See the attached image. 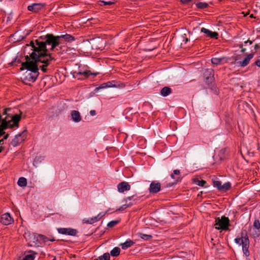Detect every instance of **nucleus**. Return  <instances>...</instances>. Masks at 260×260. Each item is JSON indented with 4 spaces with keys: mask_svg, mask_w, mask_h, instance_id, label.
Listing matches in <instances>:
<instances>
[{
    "mask_svg": "<svg viewBox=\"0 0 260 260\" xmlns=\"http://www.w3.org/2000/svg\"><path fill=\"white\" fill-rule=\"evenodd\" d=\"M45 41H40L38 39L36 40L35 41H31L29 45L27 46H30L32 48V50H36L38 52L42 54H51L48 52V50L46 48V45H49L51 46L50 49L53 51L55 48L63 44L61 41H60L59 36H55L53 34H48L45 36Z\"/></svg>",
    "mask_w": 260,
    "mask_h": 260,
    "instance_id": "1",
    "label": "nucleus"
},
{
    "mask_svg": "<svg viewBox=\"0 0 260 260\" xmlns=\"http://www.w3.org/2000/svg\"><path fill=\"white\" fill-rule=\"evenodd\" d=\"M26 61L22 63L21 70L24 69L27 71L23 74L22 78V81L26 84H28V82H34L36 81L39 75V68L38 64H36L35 60H31L29 56H25Z\"/></svg>",
    "mask_w": 260,
    "mask_h": 260,
    "instance_id": "2",
    "label": "nucleus"
},
{
    "mask_svg": "<svg viewBox=\"0 0 260 260\" xmlns=\"http://www.w3.org/2000/svg\"><path fill=\"white\" fill-rule=\"evenodd\" d=\"M29 56L31 60H35L36 64L38 65L39 62L44 64L40 67L41 70L44 73L47 72V67L50 63L52 60L54 59V58L52 57L51 54H42L38 52L36 50H33L32 52L29 53Z\"/></svg>",
    "mask_w": 260,
    "mask_h": 260,
    "instance_id": "3",
    "label": "nucleus"
},
{
    "mask_svg": "<svg viewBox=\"0 0 260 260\" xmlns=\"http://www.w3.org/2000/svg\"><path fill=\"white\" fill-rule=\"evenodd\" d=\"M11 111V109L10 108H6L4 109L3 114L7 115L4 119H6V123L7 124L8 128H13L14 127H18L19 126V122L21 119V115L18 114H15L11 116V119L8 120V117L10 115V114L8 113L9 112Z\"/></svg>",
    "mask_w": 260,
    "mask_h": 260,
    "instance_id": "4",
    "label": "nucleus"
},
{
    "mask_svg": "<svg viewBox=\"0 0 260 260\" xmlns=\"http://www.w3.org/2000/svg\"><path fill=\"white\" fill-rule=\"evenodd\" d=\"M230 220L228 217L222 216L221 218H215L214 226L217 230L229 231L230 226Z\"/></svg>",
    "mask_w": 260,
    "mask_h": 260,
    "instance_id": "5",
    "label": "nucleus"
},
{
    "mask_svg": "<svg viewBox=\"0 0 260 260\" xmlns=\"http://www.w3.org/2000/svg\"><path fill=\"white\" fill-rule=\"evenodd\" d=\"M26 133L27 130L25 129L21 133L16 135L11 142L12 145L13 147H16L21 143L23 142L26 138Z\"/></svg>",
    "mask_w": 260,
    "mask_h": 260,
    "instance_id": "6",
    "label": "nucleus"
},
{
    "mask_svg": "<svg viewBox=\"0 0 260 260\" xmlns=\"http://www.w3.org/2000/svg\"><path fill=\"white\" fill-rule=\"evenodd\" d=\"M204 76L205 81L206 84L210 85L214 80L213 70L210 69H207L205 70Z\"/></svg>",
    "mask_w": 260,
    "mask_h": 260,
    "instance_id": "7",
    "label": "nucleus"
},
{
    "mask_svg": "<svg viewBox=\"0 0 260 260\" xmlns=\"http://www.w3.org/2000/svg\"><path fill=\"white\" fill-rule=\"evenodd\" d=\"M58 233L62 235H67L72 236H76L78 231L76 229L69 228H60L57 229Z\"/></svg>",
    "mask_w": 260,
    "mask_h": 260,
    "instance_id": "8",
    "label": "nucleus"
},
{
    "mask_svg": "<svg viewBox=\"0 0 260 260\" xmlns=\"http://www.w3.org/2000/svg\"><path fill=\"white\" fill-rule=\"evenodd\" d=\"M245 238L242 240V250L244 254L248 256L249 255L248 248L249 247V240L247 235L246 231H245Z\"/></svg>",
    "mask_w": 260,
    "mask_h": 260,
    "instance_id": "9",
    "label": "nucleus"
},
{
    "mask_svg": "<svg viewBox=\"0 0 260 260\" xmlns=\"http://www.w3.org/2000/svg\"><path fill=\"white\" fill-rule=\"evenodd\" d=\"M253 53L248 54L242 61L236 62L237 66L242 68L247 66L249 63L250 60L253 58Z\"/></svg>",
    "mask_w": 260,
    "mask_h": 260,
    "instance_id": "10",
    "label": "nucleus"
},
{
    "mask_svg": "<svg viewBox=\"0 0 260 260\" xmlns=\"http://www.w3.org/2000/svg\"><path fill=\"white\" fill-rule=\"evenodd\" d=\"M44 6L45 5L42 3H34L27 7V10L34 13H37L41 10Z\"/></svg>",
    "mask_w": 260,
    "mask_h": 260,
    "instance_id": "11",
    "label": "nucleus"
},
{
    "mask_svg": "<svg viewBox=\"0 0 260 260\" xmlns=\"http://www.w3.org/2000/svg\"><path fill=\"white\" fill-rule=\"evenodd\" d=\"M161 184L159 182H152L150 183L149 191L151 193H156L160 190Z\"/></svg>",
    "mask_w": 260,
    "mask_h": 260,
    "instance_id": "12",
    "label": "nucleus"
},
{
    "mask_svg": "<svg viewBox=\"0 0 260 260\" xmlns=\"http://www.w3.org/2000/svg\"><path fill=\"white\" fill-rule=\"evenodd\" d=\"M13 221L12 217L8 213L3 214L1 218V222L4 225L10 224Z\"/></svg>",
    "mask_w": 260,
    "mask_h": 260,
    "instance_id": "13",
    "label": "nucleus"
},
{
    "mask_svg": "<svg viewBox=\"0 0 260 260\" xmlns=\"http://www.w3.org/2000/svg\"><path fill=\"white\" fill-rule=\"evenodd\" d=\"M131 189V185L128 182L123 181L117 185V189L119 192L122 193L125 191H128Z\"/></svg>",
    "mask_w": 260,
    "mask_h": 260,
    "instance_id": "14",
    "label": "nucleus"
},
{
    "mask_svg": "<svg viewBox=\"0 0 260 260\" xmlns=\"http://www.w3.org/2000/svg\"><path fill=\"white\" fill-rule=\"evenodd\" d=\"M201 31L206 35V36L211 39H217L218 34L215 31H212L206 28L202 27Z\"/></svg>",
    "mask_w": 260,
    "mask_h": 260,
    "instance_id": "15",
    "label": "nucleus"
},
{
    "mask_svg": "<svg viewBox=\"0 0 260 260\" xmlns=\"http://www.w3.org/2000/svg\"><path fill=\"white\" fill-rule=\"evenodd\" d=\"M229 60V59L225 57H222L220 58L214 57L211 59V62L213 64L218 65L228 62Z\"/></svg>",
    "mask_w": 260,
    "mask_h": 260,
    "instance_id": "16",
    "label": "nucleus"
},
{
    "mask_svg": "<svg viewBox=\"0 0 260 260\" xmlns=\"http://www.w3.org/2000/svg\"><path fill=\"white\" fill-rule=\"evenodd\" d=\"M71 116L73 121L75 122H79L82 119L81 116L79 112L77 110H72L71 112Z\"/></svg>",
    "mask_w": 260,
    "mask_h": 260,
    "instance_id": "17",
    "label": "nucleus"
},
{
    "mask_svg": "<svg viewBox=\"0 0 260 260\" xmlns=\"http://www.w3.org/2000/svg\"><path fill=\"white\" fill-rule=\"evenodd\" d=\"M60 38V41L64 43V42H71L75 40V37L69 34H66L61 36H59Z\"/></svg>",
    "mask_w": 260,
    "mask_h": 260,
    "instance_id": "18",
    "label": "nucleus"
},
{
    "mask_svg": "<svg viewBox=\"0 0 260 260\" xmlns=\"http://www.w3.org/2000/svg\"><path fill=\"white\" fill-rule=\"evenodd\" d=\"M134 244L135 242L133 240L128 239L125 242L121 243L120 246L122 249H126L132 246Z\"/></svg>",
    "mask_w": 260,
    "mask_h": 260,
    "instance_id": "19",
    "label": "nucleus"
},
{
    "mask_svg": "<svg viewBox=\"0 0 260 260\" xmlns=\"http://www.w3.org/2000/svg\"><path fill=\"white\" fill-rule=\"evenodd\" d=\"M229 153V149L226 148H223L221 149L218 153V155L221 160L225 159L228 156Z\"/></svg>",
    "mask_w": 260,
    "mask_h": 260,
    "instance_id": "20",
    "label": "nucleus"
},
{
    "mask_svg": "<svg viewBox=\"0 0 260 260\" xmlns=\"http://www.w3.org/2000/svg\"><path fill=\"white\" fill-rule=\"evenodd\" d=\"M172 92V90L170 87L165 86L160 90V93L162 96L165 97L171 94Z\"/></svg>",
    "mask_w": 260,
    "mask_h": 260,
    "instance_id": "21",
    "label": "nucleus"
},
{
    "mask_svg": "<svg viewBox=\"0 0 260 260\" xmlns=\"http://www.w3.org/2000/svg\"><path fill=\"white\" fill-rule=\"evenodd\" d=\"M98 74V73H92L90 72V71H85L84 72H79L77 73V75L80 76H83L84 78H87L90 75H93L94 76H96Z\"/></svg>",
    "mask_w": 260,
    "mask_h": 260,
    "instance_id": "22",
    "label": "nucleus"
},
{
    "mask_svg": "<svg viewBox=\"0 0 260 260\" xmlns=\"http://www.w3.org/2000/svg\"><path fill=\"white\" fill-rule=\"evenodd\" d=\"M34 239H36L37 241H42L45 243L48 241L49 240V238L42 234H38L37 237L35 236Z\"/></svg>",
    "mask_w": 260,
    "mask_h": 260,
    "instance_id": "23",
    "label": "nucleus"
},
{
    "mask_svg": "<svg viewBox=\"0 0 260 260\" xmlns=\"http://www.w3.org/2000/svg\"><path fill=\"white\" fill-rule=\"evenodd\" d=\"M113 82L114 81H112V82L108 81L107 82L104 83L102 84L98 88L99 89H103V88H107V87H116V85L113 83Z\"/></svg>",
    "mask_w": 260,
    "mask_h": 260,
    "instance_id": "24",
    "label": "nucleus"
},
{
    "mask_svg": "<svg viewBox=\"0 0 260 260\" xmlns=\"http://www.w3.org/2000/svg\"><path fill=\"white\" fill-rule=\"evenodd\" d=\"M231 187V183L230 182H227L224 183L223 185H221V188L220 189V191L222 192H226L229 190Z\"/></svg>",
    "mask_w": 260,
    "mask_h": 260,
    "instance_id": "25",
    "label": "nucleus"
},
{
    "mask_svg": "<svg viewBox=\"0 0 260 260\" xmlns=\"http://www.w3.org/2000/svg\"><path fill=\"white\" fill-rule=\"evenodd\" d=\"M17 184L20 187H25L27 185V180L24 177H20L18 180Z\"/></svg>",
    "mask_w": 260,
    "mask_h": 260,
    "instance_id": "26",
    "label": "nucleus"
},
{
    "mask_svg": "<svg viewBox=\"0 0 260 260\" xmlns=\"http://www.w3.org/2000/svg\"><path fill=\"white\" fill-rule=\"evenodd\" d=\"M110 256L108 252L105 253L103 255L100 256L93 260H110Z\"/></svg>",
    "mask_w": 260,
    "mask_h": 260,
    "instance_id": "27",
    "label": "nucleus"
},
{
    "mask_svg": "<svg viewBox=\"0 0 260 260\" xmlns=\"http://www.w3.org/2000/svg\"><path fill=\"white\" fill-rule=\"evenodd\" d=\"M96 222H97V220L95 216L92 218H85L83 219V222L85 223L93 224Z\"/></svg>",
    "mask_w": 260,
    "mask_h": 260,
    "instance_id": "28",
    "label": "nucleus"
},
{
    "mask_svg": "<svg viewBox=\"0 0 260 260\" xmlns=\"http://www.w3.org/2000/svg\"><path fill=\"white\" fill-rule=\"evenodd\" d=\"M120 249L118 247H114L110 252V254L112 256H117L119 255Z\"/></svg>",
    "mask_w": 260,
    "mask_h": 260,
    "instance_id": "29",
    "label": "nucleus"
},
{
    "mask_svg": "<svg viewBox=\"0 0 260 260\" xmlns=\"http://www.w3.org/2000/svg\"><path fill=\"white\" fill-rule=\"evenodd\" d=\"M139 237L144 240H149L152 239V236L151 235H147L143 233H139Z\"/></svg>",
    "mask_w": 260,
    "mask_h": 260,
    "instance_id": "30",
    "label": "nucleus"
},
{
    "mask_svg": "<svg viewBox=\"0 0 260 260\" xmlns=\"http://www.w3.org/2000/svg\"><path fill=\"white\" fill-rule=\"evenodd\" d=\"M196 6L199 9H206V8H208V7L209 6V5L207 3L199 2L196 4Z\"/></svg>",
    "mask_w": 260,
    "mask_h": 260,
    "instance_id": "31",
    "label": "nucleus"
},
{
    "mask_svg": "<svg viewBox=\"0 0 260 260\" xmlns=\"http://www.w3.org/2000/svg\"><path fill=\"white\" fill-rule=\"evenodd\" d=\"M242 237L241 238H236L235 239V242L237 244H238L239 245L242 244V240L245 238V235L244 236V234L243 232H242L241 233Z\"/></svg>",
    "mask_w": 260,
    "mask_h": 260,
    "instance_id": "32",
    "label": "nucleus"
},
{
    "mask_svg": "<svg viewBox=\"0 0 260 260\" xmlns=\"http://www.w3.org/2000/svg\"><path fill=\"white\" fill-rule=\"evenodd\" d=\"M213 183L214 187L217 188L218 190H220L221 186V182L219 180H213Z\"/></svg>",
    "mask_w": 260,
    "mask_h": 260,
    "instance_id": "33",
    "label": "nucleus"
},
{
    "mask_svg": "<svg viewBox=\"0 0 260 260\" xmlns=\"http://www.w3.org/2000/svg\"><path fill=\"white\" fill-rule=\"evenodd\" d=\"M100 5L101 6H106V5H111L114 4V2L111 1H100Z\"/></svg>",
    "mask_w": 260,
    "mask_h": 260,
    "instance_id": "34",
    "label": "nucleus"
},
{
    "mask_svg": "<svg viewBox=\"0 0 260 260\" xmlns=\"http://www.w3.org/2000/svg\"><path fill=\"white\" fill-rule=\"evenodd\" d=\"M196 184L200 186L204 187L207 183L206 181L204 180H197L195 181Z\"/></svg>",
    "mask_w": 260,
    "mask_h": 260,
    "instance_id": "35",
    "label": "nucleus"
},
{
    "mask_svg": "<svg viewBox=\"0 0 260 260\" xmlns=\"http://www.w3.org/2000/svg\"><path fill=\"white\" fill-rule=\"evenodd\" d=\"M120 220H112L110 221L108 224L107 226L109 228H112L115 226L119 222Z\"/></svg>",
    "mask_w": 260,
    "mask_h": 260,
    "instance_id": "36",
    "label": "nucleus"
},
{
    "mask_svg": "<svg viewBox=\"0 0 260 260\" xmlns=\"http://www.w3.org/2000/svg\"><path fill=\"white\" fill-rule=\"evenodd\" d=\"M35 256L32 254H27L23 258V260H34Z\"/></svg>",
    "mask_w": 260,
    "mask_h": 260,
    "instance_id": "37",
    "label": "nucleus"
},
{
    "mask_svg": "<svg viewBox=\"0 0 260 260\" xmlns=\"http://www.w3.org/2000/svg\"><path fill=\"white\" fill-rule=\"evenodd\" d=\"M107 213V212H100L97 216H95V217L96 218L97 221L100 220V219L105 216V215Z\"/></svg>",
    "mask_w": 260,
    "mask_h": 260,
    "instance_id": "38",
    "label": "nucleus"
},
{
    "mask_svg": "<svg viewBox=\"0 0 260 260\" xmlns=\"http://www.w3.org/2000/svg\"><path fill=\"white\" fill-rule=\"evenodd\" d=\"M253 226L256 228V230H258L260 228V222L258 220L254 221Z\"/></svg>",
    "mask_w": 260,
    "mask_h": 260,
    "instance_id": "39",
    "label": "nucleus"
},
{
    "mask_svg": "<svg viewBox=\"0 0 260 260\" xmlns=\"http://www.w3.org/2000/svg\"><path fill=\"white\" fill-rule=\"evenodd\" d=\"M127 208V206H126V205L125 204L123 205L122 206L120 207L118 209H117L115 210V212L122 211L124 210L125 209H126Z\"/></svg>",
    "mask_w": 260,
    "mask_h": 260,
    "instance_id": "40",
    "label": "nucleus"
},
{
    "mask_svg": "<svg viewBox=\"0 0 260 260\" xmlns=\"http://www.w3.org/2000/svg\"><path fill=\"white\" fill-rule=\"evenodd\" d=\"M254 233H252V236L254 237H258L259 236V231L258 230H254Z\"/></svg>",
    "mask_w": 260,
    "mask_h": 260,
    "instance_id": "41",
    "label": "nucleus"
},
{
    "mask_svg": "<svg viewBox=\"0 0 260 260\" xmlns=\"http://www.w3.org/2000/svg\"><path fill=\"white\" fill-rule=\"evenodd\" d=\"M181 37L183 39V41L185 43H186L189 41L188 38L186 37V34H183Z\"/></svg>",
    "mask_w": 260,
    "mask_h": 260,
    "instance_id": "42",
    "label": "nucleus"
},
{
    "mask_svg": "<svg viewBox=\"0 0 260 260\" xmlns=\"http://www.w3.org/2000/svg\"><path fill=\"white\" fill-rule=\"evenodd\" d=\"M251 66H257L258 67H260V59L256 60L254 63L251 64Z\"/></svg>",
    "mask_w": 260,
    "mask_h": 260,
    "instance_id": "43",
    "label": "nucleus"
},
{
    "mask_svg": "<svg viewBox=\"0 0 260 260\" xmlns=\"http://www.w3.org/2000/svg\"><path fill=\"white\" fill-rule=\"evenodd\" d=\"M135 197V195H133L132 196H129V197H127L125 199V201L126 202L128 200V201H131V200H134V197Z\"/></svg>",
    "mask_w": 260,
    "mask_h": 260,
    "instance_id": "44",
    "label": "nucleus"
},
{
    "mask_svg": "<svg viewBox=\"0 0 260 260\" xmlns=\"http://www.w3.org/2000/svg\"><path fill=\"white\" fill-rule=\"evenodd\" d=\"M192 1V0H180V2L183 4H186Z\"/></svg>",
    "mask_w": 260,
    "mask_h": 260,
    "instance_id": "45",
    "label": "nucleus"
},
{
    "mask_svg": "<svg viewBox=\"0 0 260 260\" xmlns=\"http://www.w3.org/2000/svg\"><path fill=\"white\" fill-rule=\"evenodd\" d=\"M90 114L91 116H94L96 115V111L95 110H92L90 111Z\"/></svg>",
    "mask_w": 260,
    "mask_h": 260,
    "instance_id": "46",
    "label": "nucleus"
},
{
    "mask_svg": "<svg viewBox=\"0 0 260 260\" xmlns=\"http://www.w3.org/2000/svg\"><path fill=\"white\" fill-rule=\"evenodd\" d=\"M180 173V172L179 170H175L173 171V174L175 175H179Z\"/></svg>",
    "mask_w": 260,
    "mask_h": 260,
    "instance_id": "47",
    "label": "nucleus"
},
{
    "mask_svg": "<svg viewBox=\"0 0 260 260\" xmlns=\"http://www.w3.org/2000/svg\"><path fill=\"white\" fill-rule=\"evenodd\" d=\"M247 43H249V45H251L252 43V41H250L249 40H248L247 41L244 42L245 44H247Z\"/></svg>",
    "mask_w": 260,
    "mask_h": 260,
    "instance_id": "48",
    "label": "nucleus"
},
{
    "mask_svg": "<svg viewBox=\"0 0 260 260\" xmlns=\"http://www.w3.org/2000/svg\"><path fill=\"white\" fill-rule=\"evenodd\" d=\"M9 136V134H7L5 135L3 139L4 140L7 139L8 138Z\"/></svg>",
    "mask_w": 260,
    "mask_h": 260,
    "instance_id": "49",
    "label": "nucleus"
},
{
    "mask_svg": "<svg viewBox=\"0 0 260 260\" xmlns=\"http://www.w3.org/2000/svg\"><path fill=\"white\" fill-rule=\"evenodd\" d=\"M259 48H260V46H259L258 44H255V45H254V49H256H256H259Z\"/></svg>",
    "mask_w": 260,
    "mask_h": 260,
    "instance_id": "50",
    "label": "nucleus"
},
{
    "mask_svg": "<svg viewBox=\"0 0 260 260\" xmlns=\"http://www.w3.org/2000/svg\"><path fill=\"white\" fill-rule=\"evenodd\" d=\"M246 51V49L245 48H241V52L244 53Z\"/></svg>",
    "mask_w": 260,
    "mask_h": 260,
    "instance_id": "51",
    "label": "nucleus"
},
{
    "mask_svg": "<svg viewBox=\"0 0 260 260\" xmlns=\"http://www.w3.org/2000/svg\"><path fill=\"white\" fill-rule=\"evenodd\" d=\"M51 241V242H53V241H55V239H54V238H51V239L49 238L48 241Z\"/></svg>",
    "mask_w": 260,
    "mask_h": 260,
    "instance_id": "52",
    "label": "nucleus"
},
{
    "mask_svg": "<svg viewBox=\"0 0 260 260\" xmlns=\"http://www.w3.org/2000/svg\"><path fill=\"white\" fill-rule=\"evenodd\" d=\"M4 140L3 139L0 140V145H3V144H4Z\"/></svg>",
    "mask_w": 260,
    "mask_h": 260,
    "instance_id": "53",
    "label": "nucleus"
},
{
    "mask_svg": "<svg viewBox=\"0 0 260 260\" xmlns=\"http://www.w3.org/2000/svg\"><path fill=\"white\" fill-rule=\"evenodd\" d=\"M126 205V206H127V208L131 206L133 204L132 203H129V204H125Z\"/></svg>",
    "mask_w": 260,
    "mask_h": 260,
    "instance_id": "54",
    "label": "nucleus"
},
{
    "mask_svg": "<svg viewBox=\"0 0 260 260\" xmlns=\"http://www.w3.org/2000/svg\"><path fill=\"white\" fill-rule=\"evenodd\" d=\"M4 148L3 146H0V153L4 150Z\"/></svg>",
    "mask_w": 260,
    "mask_h": 260,
    "instance_id": "55",
    "label": "nucleus"
},
{
    "mask_svg": "<svg viewBox=\"0 0 260 260\" xmlns=\"http://www.w3.org/2000/svg\"><path fill=\"white\" fill-rule=\"evenodd\" d=\"M239 47H240L241 49L243 48V44H239Z\"/></svg>",
    "mask_w": 260,
    "mask_h": 260,
    "instance_id": "56",
    "label": "nucleus"
},
{
    "mask_svg": "<svg viewBox=\"0 0 260 260\" xmlns=\"http://www.w3.org/2000/svg\"><path fill=\"white\" fill-rule=\"evenodd\" d=\"M171 177L172 178H174V174H172L171 175Z\"/></svg>",
    "mask_w": 260,
    "mask_h": 260,
    "instance_id": "57",
    "label": "nucleus"
},
{
    "mask_svg": "<svg viewBox=\"0 0 260 260\" xmlns=\"http://www.w3.org/2000/svg\"><path fill=\"white\" fill-rule=\"evenodd\" d=\"M14 61H13L12 62V63H12V64H14Z\"/></svg>",
    "mask_w": 260,
    "mask_h": 260,
    "instance_id": "58",
    "label": "nucleus"
},
{
    "mask_svg": "<svg viewBox=\"0 0 260 260\" xmlns=\"http://www.w3.org/2000/svg\"><path fill=\"white\" fill-rule=\"evenodd\" d=\"M237 58H235V62H236V61H237Z\"/></svg>",
    "mask_w": 260,
    "mask_h": 260,
    "instance_id": "59",
    "label": "nucleus"
}]
</instances>
